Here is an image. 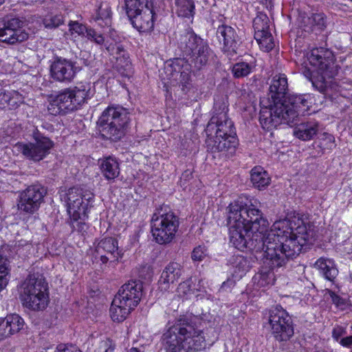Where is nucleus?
Wrapping results in <instances>:
<instances>
[{
    "mask_svg": "<svg viewBox=\"0 0 352 352\" xmlns=\"http://www.w3.org/2000/svg\"><path fill=\"white\" fill-rule=\"evenodd\" d=\"M28 241L27 240H19L17 241L16 243V246L20 248V247H24L28 246L30 247V244L28 243Z\"/></svg>",
    "mask_w": 352,
    "mask_h": 352,
    "instance_id": "54",
    "label": "nucleus"
},
{
    "mask_svg": "<svg viewBox=\"0 0 352 352\" xmlns=\"http://www.w3.org/2000/svg\"><path fill=\"white\" fill-rule=\"evenodd\" d=\"M142 284L140 281L132 280L124 284L115 296L120 300L124 305L135 309L142 297Z\"/></svg>",
    "mask_w": 352,
    "mask_h": 352,
    "instance_id": "17",
    "label": "nucleus"
},
{
    "mask_svg": "<svg viewBox=\"0 0 352 352\" xmlns=\"http://www.w3.org/2000/svg\"><path fill=\"white\" fill-rule=\"evenodd\" d=\"M154 15L153 8H151L140 13L129 15L128 17L134 28L140 32H148L153 29Z\"/></svg>",
    "mask_w": 352,
    "mask_h": 352,
    "instance_id": "22",
    "label": "nucleus"
},
{
    "mask_svg": "<svg viewBox=\"0 0 352 352\" xmlns=\"http://www.w3.org/2000/svg\"><path fill=\"white\" fill-rule=\"evenodd\" d=\"M46 193V189L40 184L28 186L19 192L16 200L18 210L28 214H33L39 209Z\"/></svg>",
    "mask_w": 352,
    "mask_h": 352,
    "instance_id": "13",
    "label": "nucleus"
},
{
    "mask_svg": "<svg viewBox=\"0 0 352 352\" xmlns=\"http://www.w3.org/2000/svg\"><path fill=\"white\" fill-rule=\"evenodd\" d=\"M82 195L81 197H83V201H85V203H87V206H89V204L91 201H92L93 198H94V195L92 192H91L90 191H87V190H83L82 189Z\"/></svg>",
    "mask_w": 352,
    "mask_h": 352,
    "instance_id": "51",
    "label": "nucleus"
},
{
    "mask_svg": "<svg viewBox=\"0 0 352 352\" xmlns=\"http://www.w3.org/2000/svg\"><path fill=\"white\" fill-rule=\"evenodd\" d=\"M8 274V261L6 258L0 255V275L6 277Z\"/></svg>",
    "mask_w": 352,
    "mask_h": 352,
    "instance_id": "47",
    "label": "nucleus"
},
{
    "mask_svg": "<svg viewBox=\"0 0 352 352\" xmlns=\"http://www.w3.org/2000/svg\"><path fill=\"white\" fill-rule=\"evenodd\" d=\"M43 25L45 28L48 29L56 28L63 23V16L60 14H56L54 16L50 15L46 16L43 21Z\"/></svg>",
    "mask_w": 352,
    "mask_h": 352,
    "instance_id": "41",
    "label": "nucleus"
},
{
    "mask_svg": "<svg viewBox=\"0 0 352 352\" xmlns=\"http://www.w3.org/2000/svg\"><path fill=\"white\" fill-rule=\"evenodd\" d=\"M179 225V219L174 212L164 208L157 209L151 218V232L155 241L161 245L172 242Z\"/></svg>",
    "mask_w": 352,
    "mask_h": 352,
    "instance_id": "10",
    "label": "nucleus"
},
{
    "mask_svg": "<svg viewBox=\"0 0 352 352\" xmlns=\"http://www.w3.org/2000/svg\"><path fill=\"white\" fill-rule=\"evenodd\" d=\"M307 56L310 65L318 73V76L311 80L313 86L325 96H331L332 90L336 89L332 78L338 71L333 52L324 47H316L310 50Z\"/></svg>",
    "mask_w": 352,
    "mask_h": 352,
    "instance_id": "6",
    "label": "nucleus"
},
{
    "mask_svg": "<svg viewBox=\"0 0 352 352\" xmlns=\"http://www.w3.org/2000/svg\"><path fill=\"white\" fill-rule=\"evenodd\" d=\"M202 280H199L197 285H195L192 278L181 283L177 288V293L179 296L184 299H190L193 296H199L200 292H205L201 285Z\"/></svg>",
    "mask_w": 352,
    "mask_h": 352,
    "instance_id": "27",
    "label": "nucleus"
},
{
    "mask_svg": "<svg viewBox=\"0 0 352 352\" xmlns=\"http://www.w3.org/2000/svg\"><path fill=\"white\" fill-rule=\"evenodd\" d=\"M88 214L87 211L85 212V216L83 218H71V226L74 230L78 232H84L87 229V225L85 223L86 219H87Z\"/></svg>",
    "mask_w": 352,
    "mask_h": 352,
    "instance_id": "43",
    "label": "nucleus"
},
{
    "mask_svg": "<svg viewBox=\"0 0 352 352\" xmlns=\"http://www.w3.org/2000/svg\"><path fill=\"white\" fill-rule=\"evenodd\" d=\"M261 2L267 8H271L272 6V0H261Z\"/></svg>",
    "mask_w": 352,
    "mask_h": 352,
    "instance_id": "55",
    "label": "nucleus"
},
{
    "mask_svg": "<svg viewBox=\"0 0 352 352\" xmlns=\"http://www.w3.org/2000/svg\"><path fill=\"white\" fill-rule=\"evenodd\" d=\"M104 352H113V349H112L111 347H109V348L105 349Z\"/></svg>",
    "mask_w": 352,
    "mask_h": 352,
    "instance_id": "58",
    "label": "nucleus"
},
{
    "mask_svg": "<svg viewBox=\"0 0 352 352\" xmlns=\"http://www.w3.org/2000/svg\"><path fill=\"white\" fill-rule=\"evenodd\" d=\"M79 70L75 62L58 57L50 65V76L55 81L69 83L74 79Z\"/></svg>",
    "mask_w": 352,
    "mask_h": 352,
    "instance_id": "15",
    "label": "nucleus"
},
{
    "mask_svg": "<svg viewBox=\"0 0 352 352\" xmlns=\"http://www.w3.org/2000/svg\"><path fill=\"white\" fill-rule=\"evenodd\" d=\"M127 16L138 14L144 10L153 8V0H125Z\"/></svg>",
    "mask_w": 352,
    "mask_h": 352,
    "instance_id": "34",
    "label": "nucleus"
},
{
    "mask_svg": "<svg viewBox=\"0 0 352 352\" xmlns=\"http://www.w3.org/2000/svg\"><path fill=\"white\" fill-rule=\"evenodd\" d=\"M229 263L232 276L236 280L241 279L250 267L249 260L242 255L232 256Z\"/></svg>",
    "mask_w": 352,
    "mask_h": 352,
    "instance_id": "29",
    "label": "nucleus"
},
{
    "mask_svg": "<svg viewBox=\"0 0 352 352\" xmlns=\"http://www.w3.org/2000/svg\"><path fill=\"white\" fill-rule=\"evenodd\" d=\"M228 110L225 102H215L212 116L205 129L207 149L225 157L232 156L238 146L234 123L228 116Z\"/></svg>",
    "mask_w": 352,
    "mask_h": 352,
    "instance_id": "4",
    "label": "nucleus"
},
{
    "mask_svg": "<svg viewBox=\"0 0 352 352\" xmlns=\"http://www.w3.org/2000/svg\"><path fill=\"white\" fill-rule=\"evenodd\" d=\"M182 274L181 265L176 262L169 263L163 270L158 280V288L161 292L171 291L174 285Z\"/></svg>",
    "mask_w": 352,
    "mask_h": 352,
    "instance_id": "19",
    "label": "nucleus"
},
{
    "mask_svg": "<svg viewBox=\"0 0 352 352\" xmlns=\"http://www.w3.org/2000/svg\"><path fill=\"white\" fill-rule=\"evenodd\" d=\"M345 334L346 329L341 326H336L332 330V337L337 342H339L342 336Z\"/></svg>",
    "mask_w": 352,
    "mask_h": 352,
    "instance_id": "46",
    "label": "nucleus"
},
{
    "mask_svg": "<svg viewBox=\"0 0 352 352\" xmlns=\"http://www.w3.org/2000/svg\"><path fill=\"white\" fill-rule=\"evenodd\" d=\"M85 38L98 45H104L108 52H113L114 50L115 45L113 43H109L108 41L105 42V38L103 34L97 32L96 30L91 27H89Z\"/></svg>",
    "mask_w": 352,
    "mask_h": 352,
    "instance_id": "37",
    "label": "nucleus"
},
{
    "mask_svg": "<svg viewBox=\"0 0 352 352\" xmlns=\"http://www.w3.org/2000/svg\"><path fill=\"white\" fill-rule=\"evenodd\" d=\"M54 352H81L74 345H67L64 344H58L54 350Z\"/></svg>",
    "mask_w": 352,
    "mask_h": 352,
    "instance_id": "45",
    "label": "nucleus"
},
{
    "mask_svg": "<svg viewBox=\"0 0 352 352\" xmlns=\"http://www.w3.org/2000/svg\"><path fill=\"white\" fill-rule=\"evenodd\" d=\"M261 49L265 52L272 50L274 47V38L270 31L261 33L259 36H254Z\"/></svg>",
    "mask_w": 352,
    "mask_h": 352,
    "instance_id": "39",
    "label": "nucleus"
},
{
    "mask_svg": "<svg viewBox=\"0 0 352 352\" xmlns=\"http://www.w3.org/2000/svg\"><path fill=\"white\" fill-rule=\"evenodd\" d=\"M318 142V146L323 151L331 150L336 146L334 137L327 133H322L319 137Z\"/></svg>",
    "mask_w": 352,
    "mask_h": 352,
    "instance_id": "40",
    "label": "nucleus"
},
{
    "mask_svg": "<svg viewBox=\"0 0 352 352\" xmlns=\"http://www.w3.org/2000/svg\"><path fill=\"white\" fill-rule=\"evenodd\" d=\"M217 36L220 43H223L222 51L228 57L232 58L237 54L239 40L234 28L226 25L219 26Z\"/></svg>",
    "mask_w": 352,
    "mask_h": 352,
    "instance_id": "18",
    "label": "nucleus"
},
{
    "mask_svg": "<svg viewBox=\"0 0 352 352\" xmlns=\"http://www.w3.org/2000/svg\"><path fill=\"white\" fill-rule=\"evenodd\" d=\"M176 12L178 16L190 19L195 14L193 0H175Z\"/></svg>",
    "mask_w": 352,
    "mask_h": 352,
    "instance_id": "35",
    "label": "nucleus"
},
{
    "mask_svg": "<svg viewBox=\"0 0 352 352\" xmlns=\"http://www.w3.org/2000/svg\"><path fill=\"white\" fill-rule=\"evenodd\" d=\"M8 281L7 277H2V275H0V292L6 287Z\"/></svg>",
    "mask_w": 352,
    "mask_h": 352,
    "instance_id": "53",
    "label": "nucleus"
},
{
    "mask_svg": "<svg viewBox=\"0 0 352 352\" xmlns=\"http://www.w3.org/2000/svg\"><path fill=\"white\" fill-rule=\"evenodd\" d=\"M5 0H0V6L4 3Z\"/></svg>",
    "mask_w": 352,
    "mask_h": 352,
    "instance_id": "59",
    "label": "nucleus"
},
{
    "mask_svg": "<svg viewBox=\"0 0 352 352\" xmlns=\"http://www.w3.org/2000/svg\"><path fill=\"white\" fill-rule=\"evenodd\" d=\"M207 249L205 246L199 245L194 248L192 252V259L195 261H201L207 256Z\"/></svg>",
    "mask_w": 352,
    "mask_h": 352,
    "instance_id": "44",
    "label": "nucleus"
},
{
    "mask_svg": "<svg viewBox=\"0 0 352 352\" xmlns=\"http://www.w3.org/2000/svg\"><path fill=\"white\" fill-rule=\"evenodd\" d=\"M289 260L290 259H289L283 266L276 267H268L265 264L264 260V266L262 267L261 271L258 274H256L253 278L254 284H256L257 287L259 288H264L269 285H273L275 281V275L274 270L285 267Z\"/></svg>",
    "mask_w": 352,
    "mask_h": 352,
    "instance_id": "28",
    "label": "nucleus"
},
{
    "mask_svg": "<svg viewBox=\"0 0 352 352\" xmlns=\"http://www.w3.org/2000/svg\"><path fill=\"white\" fill-rule=\"evenodd\" d=\"M23 326L24 320L18 314L7 316L0 322V339L18 333Z\"/></svg>",
    "mask_w": 352,
    "mask_h": 352,
    "instance_id": "23",
    "label": "nucleus"
},
{
    "mask_svg": "<svg viewBox=\"0 0 352 352\" xmlns=\"http://www.w3.org/2000/svg\"><path fill=\"white\" fill-rule=\"evenodd\" d=\"M268 322L276 340L287 341L294 335L292 320L280 306H276L270 310Z\"/></svg>",
    "mask_w": 352,
    "mask_h": 352,
    "instance_id": "12",
    "label": "nucleus"
},
{
    "mask_svg": "<svg viewBox=\"0 0 352 352\" xmlns=\"http://www.w3.org/2000/svg\"><path fill=\"white\" fill-rule=\"evenodd\" d=\"M47 284L41 277L30 274L21 287L20 298L25 307L39 311L47 306L49 297Z\"/></svg>",
    "mask_w": 352,
    "mask_h": 352,
    "instance_id": "9",
    "label": "nucleus"
},
{
    "mask_svg": "<svg viewBox=\"0 0 352 352\" xmlns=\"http://www.w3.org/2000/svg\"><path fill=\"white\" fill-rule=\"evenodd\" d=\"M14 96H18V94L16 92H8V93H3L0 95L1 100H3L6 102H8V104L12 105L11 102H12V99L11 98V96L12 97Z\"/></svg>",
    "mask_w": 352,
    "mask_h": 352,
    "instance_id": "49",
    "label": "nucleus"
},
{
    "mask_svg": "<svg viewBox=\"0 0 352 352\" xmlns=\"http://www.w3.org/2000/svg\"><path fill=\"white\" fill-rule=\"evenodd\" d=\"M299 27L307 33L320 34L327 27V19L323 13H315L307 16L305 13L299 14Z\"/></svg>",
    "mask_w": 352,
    "mask_h": 352,
    "instance_id": "20",
    "label": "nucleus"
},
{
    "mask_svg": "<svg viewBox=\"0 0 352 352\" xmlns=\"http://www.w3.org/2000/svg\"><path fill=\"white\" fill-rule=\"evenodd\" d=\"M177 45L188 59L177 58L165 67L167 81H164V84L167 87L179 85L186 94L192 87L190 73L192 68L199 70L206 66L212 57L213 52L208 43L192 31H185L180 34L177 38Z\"/></svg>",
    "mask_w": 352,
    "mask_h": 352,
    "instance_id": "3",
    "label": "nucleus"
},
{
    "mask_svg": "<svg viewBox=\"0 0 352 352\" xmlns=\"http://www.w3.org/2000/svg\"><path fill=\"white\" fill-rule=\"evenodd\" d=\"M132 310V308L129 307L127 305H124L115 296L110 307V316L114 322H120L126 318Z\"/></svg>",
    "mask_w": 352,
    "mask_h": 352,
    "instance_id": "30",
    "label": "nucleus"
},
{
    "mask_svg": "<svg viewBox=\"0 0 352 352\" xmlns=\"http://www.w3.org/2000/svg\"><path fill=\"white\" fill-rule=\"evenodd\" d=\"M320 129L319 122L311 120L296 124L294 129V135L302 141H308L314 138Z\"/></svg>",
    "mask_w": 352,
    "mask_h": 352,
    "instance_id": "24",
    "label": "nucleus"
},
{
    "mask_svg": "<svg viewBox=\"0 0 352 352\" xmlns=\"http://www.w3.org/2000/svg\"><path fill=\"white\" fill-rule=\"evenodd\" d=\"M129 352H142L137 348H132L130 349Z\"/></svg>",
    "mask_w": 352,
    "mask_h": 352,
    "instance_id": "57",
    "label": "nucleus"
},
{
    "mask_svg": "<svg viewBox=\"0 0 352 352\" xmlns=\"http://www.w3.org/2000/svg\"><path fill=\"white\" fill-rule=\"evenodd\" d=\"M115 45L114 50L109 52L116 59V67L118 72L124 76H129L132 74V66L129 54L120 45Z\"/></svg>",
    "mask_w": 352,
    "mask_h": 352,
    "instance_id": "25",
    "label": "nucleus"
},
{
    "mask_svg": "<svg viewBox=\"0 0 352 352\" xmlns=\"http://www.w3.org/2000/svg\"><path fill=\"white\" fill-rule=\"evenodd\" d=\"M96 252L100 255L103 264L108 261L113 263L118 261L120 253L117 240L112 237L102 239L96 247Z\"/></svg>",
    "mask_w": 352,
    "mask_h": 352,
    "instance_id": "21",
    "label": "nucleus"
},
{
    "mask_svg": "<svg viewBox=\"0 0 352 352\" xmlns=\"http://www.w3.org/2000/svg\"><path fill=\"white\" fill-rule=\"evenodd\" d=\"M109 33H110V36L112 38V39H113L115 42H116V32H115V31H110V32H109Z\"/></svg>",
    "mask_w": 352,
    "mask_h": 352,
    "instance_id": "56",
    "label": "nucleus"
},
{
    "mask_svg": "<svg viewBox=\"0 0 352 352\" xmlns=\"http://www.w3.org/2000/svg\"><path fill=\"white\" fill-rule=\"evenodd\" d=\"M99 124L102 136L116 142L124 136L129 127V113L122 107H109L102 112Z\"/></svg>",
    "mask_w": 352,
    "mask_h": 352,
    "instance_id": "8",
    "label": "nucleus"
},
{
    "mask_svg": "<svg viewBox=\"0 0 352 352\" xmlns=\"http://www.w3.org/2000/svg\"><path fill=\"white\" fill-rule=\"evenodd\" d=\"M93 19L102 27L109 26L111 23V10L109 6L107 3H101Z\"/></svg>",
    "mask_w": 352,
    "mask_h": 352,
    "instance_id": "36",
    "label": "nucleus"
},
{
    "mask_svg": "<svg viewBox=\"0 0 352 352\" xmlns=\"http://www.w3.org/2000/svg\"><path fill=\"white\" fill-rule=\"evenodd\" d=\"M255 67L256 61L253 57H250L248 60L239 61L233 65L232 73L236 78H243L252 73Z\"/></svg>",
    "mask_w": 352,
    "mask_h": 352,
    "instance_id": "32",
    "label": "nucleus"
},
{
    "mask_svg": "<svg viewBox=\"0 0 352 352\" xmlns=\"http://www.w3.org/2000/svg\"><path fill=\"white\" fill-rule=\"evenodd\" d=\"M316 267L328 280L333 281L338 274L334 261L329 258H320L315 263Z\"/></svg>",
    "mask_w": 352,
    "mask_h": 352,
    "instance_id": "31",
    "label": "nucleus"
},
{
    "mask_svg": "<svg viewBox=\"0 0 352 352\" xmlns=\"http://www.w3.org/2000/svg\"><path fill=\"white\" fill-rule=\"evenodd\" d=\"M82 188H71L64 195H61V200L66 203L67 211L70 218H83L87 211V203L83 201Z\"/></svg>",
    "mask_w": 352,
    "mask_h": 352,
    "instance_id": "16",
    "label": "nucleus"
},
{
    "mask_svg": "<svg viewBox=\"0 0 352 352\" xmlns=\"http://www.w3.org/2000/svg\"><path fill=\"white\" fill-rule=\"evenodd\" d=\"M253 202L240 197L228 207L227 225L230 243L240 251L265 252V264L283 266L311 243L316 233L313 226L300 218L276 221L268 230V222Z\"/></svg>",
    "mask_w": 352,
    "mask_h": 352,
    "instance_id": "1",
    "label": "nucleus"
},
{
    "mask_svg": "<svg viewBox=\"0 0 352 352\" xmlns=\"http://www.w3.org/2000/svg\"><path fill=\"white\" fill-rule=\"evenodd\" d=\"M339 343L344 347L351 348L352 346V336L341 338Z\"/></svg>",
    "mask_w": 352,
    "mask_h": 352,
    "instance_id": "50",
    "label": "nucleus"
},
{
    "mask_svg": "<svg viewBox=\"0 0 352 352\" xmlns=\"http://www.w3.org/2000/svg\"><path fill=\"white\" fill-rule=\"evenodd\" d=\"M33 140L34 142L28 143L18 142L14 145V148L26 159L39 162L50 153L54 143L49 138L38 132L33 133Z\"/></svg>",
    "mask_w": 352,
    "mask_h": 352,
    "instance_id": "11",
    "label": "nucleus"
},
{
    "mask_svg": "<svg viewBox=\"0 0 352 352\" xmlns=\"http://www.w3.org/2000/svg\"><path fill=\"white\" fill-rule=\"evenodd\" d=\"M254 36H259L261 33L270 31V19L263 12H258L253 21Z\"/></svg>",
    "mask_w": 352,
    "mask_h": 352,
    "instance_id": "38",
    "label": "nucleus"
},
{
    "mask_svg": "<svg viewBox=\"0 0 352 352\" xmlns=\"http://www.w3.org/2000/svg\"><path fill=\"white\" fill-rule=\"evenodd\" d=\"M327 293L329 294V296L331 298L332 302L336 305V306H341L344 304V300L340 297L338 295H337L335 292L328 290Z\"/></svg>",
    "mask_w": 352,
    "mask_h": 352,
    "instance_id": "48",
    "label": "nucleus"
},
{
    "mask_svg": "<svg viewBox=\"0 0 352 352\" xmlns=\"http://www.w3.org/2000/svg\"><path fill=\"white\" fill-rule=\"evenodd\" d=\"M251 182L254 186L261 190L270 184V177L261 166H255L251 170Z\"/></svg>",
    "mask_w": 352,
    "mask_h": 352,
    "instance_id": "33",
    "label": "nucleus"
},
{
    "mask_svg": "<svg viewBox=\"0 0 352 352\" xmlns=\"http://www.w3.org/2000/svg\"><path fill=\"white\" fill-rule=\"evenodd\" d=\"M234 283H235L234 280H231V279H228L226 281L223 283L221 287L223 289H226L227 287L230 288L234 285Z\"/></svg>",
    "mask_w": 352,
    "mask_h": 352,
    "instance_id": "52",
    "label": "nucleus"
},
{
    "mask_svg": "<svg viewBox=\"0 0 352 352\" xmlns=\"http://www.w3.org/2000/svg\"><path fill=\"white\" fill-rule=\"evenodd\" d=\"M69 30L72 34H76L78 36L85 37L89 27L78 23V21H70L69 24Z\"/></svg>",
    "mask_w": 352,
    "mask_h": 352,
    "instance_id": "42",
    "label": "nucleus"
},
{
    "mask_svg": "<svg viewBox=\"0 0 352 352\" xmlns=\"http://www.w3.org/2000/svg\"><path fill=\"white\" fill-rule=\"evenodd\" d=\"M91 87L89 82H80L72 88H65L52 95L47 107L49 113L56 116L77 109L89 98Z\"/></svg>",
    "mask_w": 352,
    "mask_h": 352,
    "instance_id": "7",
    "label": "nucleus"
},
{
    "mask_svg": "<svg viewBox=\"0 0 352 352\" xmlns=\"http://www.w3.org/2000/svg\"><path fill=\"white\" fill-rule=\"evenodd\" d=\"M162 342L166 352H197L206 346L203 330L191 316H180L163 333Z\"/></svg>",
    "mask_w": 352,
    "mask_h": 352,
    "instance_id": "5",
    "label": "nucleus"
},
{
    "mask_svg": "<svg viewBox=\"0 0 352 352\" xmlns=\"http://www.w3.org/2000/svg\"><path fill=\"white\" fill-rule=\"evenodd\" d=\"M25 21L17 17L6 16L0 20V41L13 45L25 41L28 34L23 29Z\"/></svg>",
    "mask_w": 352,
    "mask_h": 352,
    "instance_id": "14",
    "label": "nucleus"
},
{
    "mask_svg": "<svg viewBox=\"0 0 352 352\" xmlns=\"http://www.w3.org/2000/svg\"><path fill=\"white\" fill-rule=\"evenodd\" d=\"M100 171L108 181H114L120 175V164L115 157L109 156L98 161Z\"/></svg>",
    "mask_w": 352,
    "mask_h": 352,
    "instance_id": "26",
    "label": "nucleus"
},
{
    "mask_svg": "<svg viewBox=\"0 0 352 352\" xmlns=\"http://www.w3.org/2000/svg\"><path fill=\"white\" fill-rule=\"evenodd\" d=\"M287 90L285 74L274 75L270 86L272 103L262 106L260 111L259 121L263 129L270 131L281 124H291L298 116L304 115L309 110L312 103L309 95L286 96Z\"/></svg>",
    "mask_w": 352,
    "mask_h": 352,
    "instance_id": "2",
    "label": "nucleus"
},
{
    "mask_svg": "<svg viewBox=\"0 0 352 352\" xmlns=\"http://www.w3.org/2000/svg\"><path fill=\"white\" fill-rule=\"evenodd\" d=\"M51 349H52V347L47 348V349H46V352H49L48 351H50V350H51Z\"/></svg>",
    "mask_w": 352,
    "mask_h": 352,
    "instance_id": "60",
    "label": "nucleus"
}]
</instances>
